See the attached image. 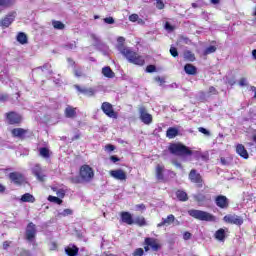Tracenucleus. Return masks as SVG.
<instances>
[{
  "label": "nucleus",
  "instance_id": "obj_1",
  "mask_svg": "<svg viewBox=\"0 0 256 256\" xmlns=\"http://www.w3.org/2000/svg\"><path fill=\"white\" fill-rule=\"evenodd\" d=\"M121 54L127 59L128 63H132V65H138L139 67L145 65V58L131 48H122Z\"/></svg>",
  "mask_w": 256,
  "mask_h": 256
},
{
  "label": "nucleus",
  "instance_id": "obj_2",
  "mask_svg": "<svg viewBox=\"0 0 256 256\" xmlns=\"http://www.w3.org/2000/svg\"><path fill=\"white\" fill-rule=\"evenodd\" d=\"M168 151L171 155H175L176 157H191V155H193V150L189 149L188 146L181 142L170 143Z\"/></svg>",
  "mask_w": 256,
  "mask_h": 256
},
{
  "label": "nucleus",
  "instance_id": "obj_3",
  "mask_svg": "<svg viewBox=\"0 0 256 256\" xmlns=\"http://www.w3.org/2000/svg\"><path fill=\"white\" fill-rule=\"evenodd\" d=\"M142 245L145 253H149V251H152V253H158V251L163 249V244H161V241L153 237H145Z\"/></svg>",
  "mask_w": 256,
  "mask_h": 256
},
{
  "label": "nucleus",
  "instance_id": "obj_4",
  "mask_svg": "<svg viewBox=\"0 0 256 256\" xmlns=\"http://www.w3.org/2000/svg\"><path fill=\"white\" fill-rule=\"evenodd\" d=\"M79 176L84 183H91L95 179V171L88 164H84L80 167Z\"/></svg>",
  "mask_w": 256,
  "mask_h": 256
},
{
  "label": "nucleus",
  "instance_id": "obj_5",
  "mask_svg": "<svg viewBox=\"0 0 256 256\" xmlns=\"http://www.w3.org/2000/svg\"><path fill=\"white\" fill-rule=\"evenodd\" d=\"M188 215L198 221H215V215L202 210L191 209L188 211Z\"/></svg>",
  "mask_w": 256,
  "mask_h": 256
},
{
  "label": "nucleus",
  "instance_id": "obj_6",
  "mask_svg": "<svg viewBox=\"0 0 256 256\" xmlns=\"http://www.w3.org/2000/svg\"><path fill=\"white\" fill-rule=\"evenodd\" d=\"M188 179L191 181V183H194L198 189H202L205 183L203 176H201V174L195 169L190 170Z\"/></svg>",
  "mask_w": 256,
  "mask_h": 256
},
{
  "label": "nucleus",
  "instance_id": "obj_7",
  "mask_svg": "<svg viewBox=\"0 0 256 256\" xmlns=\"http://www.w3.org/2000/svg\"><path fill=\"white\" fill-rule=\"evenodd\" d=\"M8 125H21L23 116L15 111H10L5 114Z\"/></svg>",
  "mask_w": 256,
  "mask_h": 256
},
{
  "label": "nucleus",
  "instance_id": "obj_8",
  "mask_svg": "<svg viewBox=\"0 0 256 256\" xmlns=\"http://www.w3.org/2000/svg\"><path fill=\"white\" fill-rule=\"evenodd\" d=\"M101 110L103 111L104 115L110 119H117V117H119V114L113 108V104L109 102H103L101 105Z\"/></svg>",
  "mask_w": 256,
  "mask_h": 256
},
{
  "label": "nucleus",
  "instance_id": "obj_9",
  "mask_svg": "<svg viewBox=\"0 0 256 256\" xmlns=\"http://www.w3.org/2000/svg\"><path fill=\"white\" fill-rule=\"evenodd\" d=\"M25 237L30 243L35 241V237H37V226L33 222L28 223L26 226Z\"/></svg>",
  "mask_w": 256,
  "mask_h": 256
},
{
  "label": "nucleus",
  "instance_id": "obj_10",
  "mask_svg": "<svg viewBox=\"0 0 256 256\" xmlns=\"http://www.w3.org/2000/svg\"><path fill=\"white\" fill-rule=\"evenodd\" d=\"M8 177L11 183L17 185L18 187L25 184V176L21 172H11L9 173Z\"/></svg>",
  "mask_w": 256,
  "mask_h": 256
},
{
  "label": "nucleus",
  "instance_id": "obj_11",
  "mask_svg": "<svg viewBox=\"0 0 256 256\" xmlns=\"http://www.w3.org/2000/svg\"><path fill=\"white\" fill-rule=\"evenodd\" d=\"M138 111L140 120L144 125H151V123H153V115L147 112V108H145V106L139 107Z\"/></svg>",
  "mask_w": 256,
  "mask_h": 256
},
{
  "label": "nucleus",
  "instance_id": "obj_12",
  "mask_svg": "<svg viewBox=\"0 0 256 256\" xmlns=\"http://www.w3.org/2000/svg\"><path fill=\"white\" fill-rule=\"evenodd\" d=\"M223 221L229 223L230 225L241 226L243 224V218L235 214H228L224 216Z\"/></svg>",
  "mask_w": 256,
  "mask_h": 256
},
{
  "label": "nucleus",
  "instance_id": "obj_13",
  "mask_svg": "<svg viewBox=\"0 0 256 256\" xmlns=\"http://www.w3.org/2000/svg\"><path fill=\"white\" fill-rule=\"evenodd\" d=\"M215 204L219 209H228L229 208V198L225 195H218L214 199Z\"/></svg>",
  "mask_w": 256,
  "mask_h": 256
},
{
  "label": "nucleus",
  "instance_id": "obj_14",
  "mask_svg": "<svg viewBox=\"0 0 256 256\" xmlns=\"http://www.w3.org/2000/svg\"><path fill=\"white\" fill-rule=\"evenodd\" d=\"M15 21V12H10L0 20V27L7 29Z\"/></svg>",
  "mask_w": 256,
  "mask_h": 256
},
{
  "label": "nucleus",
  "instance_id": "obj_15",
  "mask_svg": "<svg viewBox=\"0 0 256 256\" xmlns=\"http://www.w3.org/2000/svg\"><path fill=\"white\" fill-rule=\"evenodd\" d=\"M27 133H29V130L25 128H14L11 130L12 137L16 139H21L22 141L23 139H25Z\"/></svg>",
  "mask_w": 256,
  "mask_h": 256
},
{
  "label": "nucleus",
  "instance_id": "obj_16",
  "mask_svg": "<svg viewBox=\"0 0 256 256\" xmlns=\"http://www.w3.org/2000/svg\"><path fill=\"white\" fill-rule=\"evenodd\" d=\"M110 175L117 181H127V173L123 169L111 170Z\"/></svg>",
  "mask_w": 256,
  "mask_h": 256
},
{
  "label": "nucleus",
  "instance_id": "obj_17",
  "mask_svg": "<svg viewBox=\"0 0 256 256\" xmlns=\"http://www.w3.org/2000/svg\"><path fill=\"white\" fill-rule=\"evenodd\" d=\"M120 217L122 223H126V225H134L135 220H133V215L130 212L122 211L120 212Z\"/></svg>",
  "mask_w": 256,
  "mask_h": 256
},
{
  "label": "nucleus",
  "instance_id": "obj_18",
  "mask_svg": "<svg viewBox=\"0 0 256 256\" xmlns=\"http://www.w3.org/2000/svg\"><path fill=\"white\" fill-rule=\"evenodd\" d=\"M64 115L66 119H75L77 117V108L68 105L64 110Z\"/></svg>",
  "mask_w": 256,
  "mask_h": 256
},
{
  "label": "nucleus",
  "instance_id": "obj_19",
  "mask_svg": "<svg viewBox=\"0 0 256 256\" xmlns=\"http://www.w3.org/2000/svg\"><path fill=\"white\" fill-rule=\"evenodd\" d=\"M171 223H175V215L170 214L167 218H162V221L157 224V227H169Z\"/></svg>",
  "mask_w": 256,
  "mask_h": 256
},
{
  "label": "nucleus",
  "instance_id": "obj_20",
  "mask_svg": "<svg viewBox=\"0 0 256 256\" xmlns=\"http://www.w3.org/2000/svg\"><path fill=\"white\" fill-rule=\"evenodd\" d=\"M65 253L68 256H76L79 255V247H77L75 244H69L65 248Z\"/></svg>",
  "mask_w": 256,
  "mask_h": 256
},
{
  "label": "nucleus",
  "instance_id": "obj_21",
  "mask_svg": "<svg viewBox=\"0 0 256 256\" xmlns=\"http://www.w3.org/2000/svg\"><path fill=\"white\" fill-rule=\"evenodd\" d=\"M175 195H176V199H178V201H180L181 203H185L186 201H189V195L185 190L179 189L175 192Z\"/></svg>",
  "mask_w": 256,
  "mask_h": 256
},
{
  "label": "nucleus",
  "instance_id": "obj_22",
  "mask_svg": "<svg viewBox=\"0 0 256 256\" xmlns=\"http://www.w3.org/2000/svg\"><path fill=\"white\" fill-rule=\"evenodd\" d=\"M236 153L243 159H249V152H247V149H245L243 144H238L236 146Z\"/></svg>",
  "mask_w": 256,
  "mask_h": 256
},
{
  "label": "nucleus",
  "instance_id": "obj_23",
  "mask_svg": "<svg viewBox=\"0 0 256 256\" xmlns=\"http://www.w3.org/2000/svg\"><path fill=\"white\" fill-rule=\"evenodd\" d=\"M163 171H165V166L158 164L156 166V179L158 181H165V175L163 174Z\"/></svg>",
  "mask_w": 256,
  "mask_h": 256
},
{
  "label": "nucleus",
  "instance_id": "obj_24",
  "mask_svg": "<svg viewBox=\"0 0 256 256\" xmlns=\"http://www.w3.org/2000/svg\"><path fill=\"white\" fill-rule=\"evenodd\" d=\"M33 175L37 177L38 181H45V175H43V169H41V166H35L33 168Z\"/></svg>",
  "mask_w": 256,
  "mask_h": 256
},
{
  "label": "nucleus",
  "instance_id": "obj_25",
  "mask_svg": "<svg viewBox=\"0 0 256 256\" xmlns=\"http://www.w3.org/2000/svg\"><path fill=\"white\" fill-rule=\"evenodd\" d=\"M184 71L186 75H197V67L193 64H185Z\"/></svg>",
  "mask_w": 256,
  "mask_h": 256
},
{
  "label": "nucleus",
  "instance_id": "obj_26",
  "mask_svg": "<svg viewBox=\"0 0 256 256\" xmlns=\"http://www.w3.org/2000/svg\"><path fill=\"white\" fill-rule=\"evenodd\" d=\"M179 135V129L175 127H169L166 131V137L168 139H175Z\"/></svg>",
  "mask_w": 256,
  "mask_h": 256
},
{
  "label": "nucleus",
  "instance_id": "obj_27",
  "mask_svg": "<svg viewBox=\"0 0 256 256\" xmlns=\"http://www.w3.org/2000/svg\"><path fill=\"white\" fill-rule=\"evenodd\" d=\"M102 75L107 77V79H113L115 77V72L109 66H105L102 68Z\"/></svg>",
  "mask_w": 256,
  "mask_h": 256
},
{
  "label": "nucleus",
  "instance_id": "obj_28",
  "mask_svg": "<svg viewBox=\"0 0 256 256\" xmlns=\"http://www.w3.org/2000/svg\"><path fill=\"white\" fill-rule=\"evenodd\" d=\"M16 39L18 43H20V45H27L29 43V38L27 37V34H25L24 32H19L17 34Z\"/></svg>",
  "mask_w": 256,
  "mask_h": 256
},
{
  "label": "nucleus",
  "instance_id": "obj_29",
  "mask_svg": "<svg viewBox=\"0 0 256 256\" xmlns=\"http://www.w3.org/2000/svg\"><path fill=\"white\" fill-rule=\"evenodd\" d=\"M20 201H22V203H35V196L30 193H25L21 196Z\"/></svg>",
  "mask_w": 256,
  "mask_h": 256
},
{
  "label": "nucleus",
  "instance_id": "obj_30",
  "mask_svg": "<svg viewBox=\"0 0 256 256\" xmlns=\"http://www.w3.org/2000/svg\"><path fill=\"white\" fill-rule=\"evenodd\" d=\"M215 239H217V241H225V229L220 228L218 229L215 234H214Z\"/></svg>",
  "mask_w": 256,
  "mask_h": 256
},
{
  "label": "nucleus",
  "instance_id": "obj_31",
  "mask_svg": "<svg viewBox=\"0 0 256 256\" xmlns=\"http://www.w3.org/2000/svg\"><path fill=\"white\" fill-rule=\"evenodd\" d=\"M134 224L138 225V227H145L147 226V220L143 216H137L134 220Z\"/></svg>",
  "mask_w": 256,
  "mask_h": 256
},
{
  "label": "nucleus",
  "instance_id": "obj_32",
  "mask_svg": "<svg viewBox=\"0 0 256 256\" xmlns=\"http://www.w3.org/2000/svg\"><path fill=\"white\" fill-rule=\"evenodd\" d=\"M184 59L186 61H190L191 63H193V61H195V54L193 52H191L190 50H186L184 51Z\"/></svg>",
  "mask_w": 256,
  "mask_h": 256
},
{
  "label": "nucleus",
  "instance_id": "obj_33",
  "mask_svg": "<svg viewBox=\"0 0 256 256\" xmlns=\"http://www.w3.org/2000/svg\"><path fill=\"white\" fill-rule=\"evenodd\" d=\"M39 153L41 157H44V159H49L51 157V153L49 152V148L47 147L40 148Z\"/></svg>",
  "mask_w": 256,
  "mask_h": 256
},
{
  "label": "nucleus",
  "instance_id": "obj_34",
  "mask_svg": "<svg viewBox=\"0 0 256 256\" xmlns=\"http://www.w3.org/2000/svg\"><path fill=\"white\" fill-rule=\"evenodd\" d=\"M14 0H0V7L3 9H9V7H13Z\"/></svg>",
  "mask_w": 256,
  "mask_h": 256
},
{
  "label": "nucleus",
  "instance_id": "obj_35",
  "mask_svg": "<svg viewBox=\"0 0 256 256\" xmlns=\"http://www.w3.org/2000/svg\"><path fill=\"white\" fill-rule=\"evenodd\" d=\"M52 25L54 29H58L59 31H63V29H65V24L59 20H53Z\"/></svg>",
  "mask_w": 256,
  "mask_h": 256
},
{
  "label": "nucleus",
  "instance_id": "obj_36",
  "mask_svg": "<svg viewBox=\"0 0 256 256\" xmlns=\"http://www.w3.org/2000/svg\"><path fill=\"white\" fill-rule=\"evenodd\" d=\"M69 181H70V183H72V185H79L81 183H85L80 175L79 176L70 177Z\"/></svg>",
  "mask_w": 256,
  "mask_h": 256
},
{
  "label": "nucleus",
  "instance_id": "obj_37",
  "mask_svg": "<svg viewBox=\"0 0 256 256\" xmlns=\"http://www.w3.org/2000/svg\"><path fill=\"white\" fill-rule=\"evenodd\" d=\"M48 201H50V203H56V205L63 204V200L57 196H48Z\"/></svg>",
  "mask_w": 256,
  "mask_h": 256
},
{
  "label": "nucleus",
  "instance_id": "obj_38",
  "mask_svg": "<svg viewBox=\"0 0 256 256\" xmlns=\"http://www.w3.org/2000/svg\"><path fill=\"white\" fill-rule=\"evenodd\" d=\"M74 75L76 77H85V72L81 66L74 68Z\"/></svg>",
  "mask_w": 256,
  "mask_h": 256
},
{
  "label": "nucleus",
  "instance_id": "obj_39",
  "mask_svg": "<svg viewBox=\"0 0 256 256\" xmlns=\"http://www.w3.org/2000/svg\"><path fill=\"white\" fill-rule=\"evenodd\" d=\"M74 87L78 91V93H82V95H86L87 97H89V88H82L79 85H75Z\"/></svg>",
  "mask_w": 256,
  "mask_h": 256
},
{
  "label": "nucleus",
  "instance_id": "obj_40",
  "mask_svg": "<svg viewBox=\"0 0 256 256\" xmlns=\"http://www.w3.org/2000/svg\"><path fill=\"white\" fill-rule=\"evenodd\" d=\"M217 51V47L216 46H208L204 52L203 55L207 56V55H211V53H215Z\"/></svg>",
  "mask_w": 256,
  "mask_h": 256
},
{
  "label": "nucleus",
  "instance_id": "obj_41",
  "mask_svg": "<svg viewBox=\"0 0 256 256\" xmlns=\"http://www.w3.org/2000/svg\"><path fill=\"white\" fill-rule=\"evenodd\" d=\"M17 256H31V252L25 248L18 249Z\"/></svg>",
  "mask_w": 256,
  "mask_h": 256
},
{
  "label": "nucleus",
  "instance_id": "obj_42",
  "mask_svg": "<svg viewBox=\"0 0 256 256\" xmlns=\"http://www.w3.org/2000/svg\"><path fill=\"white\" fill-rule=\"evenodd\" d=\"M143 255H145V249L143 248H136L132 253V256H143Z\"/></svg>",
  "mask_w": 256,
  "mask_h": 256
},
{
  "label": "nucleus",
  "instance_id": "obj_43",
  "mask_svg": "<svg viewBox=\"0 0 256 256\" xmlns=\"http://www.w3.org/2000/svg\"><path fill=\"white\" fill-rule=\"evenodd\" d=\"M60 217H67L69 215H73V210L66 208L62 212L59 213Z\"/></svg>",
  "mask_w": 256,
  "mask_h": 256
},
{
  "label": "nucleus",
  "instance_id": "obj_44",
  "mask_svg": "<svg viewBox=\"0 0 256 256\" xmlns=\"http://www.w3.org/2000/svg\"><path fill=\"white\" fill-rule=\"evenodd\" d=\"M156 9H159V11L165 9V3L163 2V0H156Z\"/></svg>",
  "mask_w": 256,
  "mask_h": 256
},
{
  "label": "nucleus",
  "instance_id": "obj_45",
  "mask_svg": "<svg viewBox=\"0 0 256 256\" xmlns=\"http://www.w3.org/2000/svg\"><path fill=\"white\" fill-rule=\"evenodd\" d=\"M208 95H219V91L214 86H210L208 89Z\"/></svg>",
  "mask_w": 256,
  "mask_h": 256
},
{
  "label": "nucleus",
  "instance_id": "obj_46",
  "mask_svg": "<svg viewBox=\"0 0 256 256\" xmlns=\"http://www.w3.org/2000/svg\"><path fill=\"white\" fill-rule=\"evenodd\" d=\"M157 71V67L155 65H148L146 67V72L147 73H155Z\"/></svg>",
  "mask_w": 256,
  "mask_h": 256
},
{
  "label": "nucleus",
  "instance_id": "obj_47",
  "mask_svg": "<svg viewBox=\"0 0 256 256\" xmlns=\"http://www.w3.org/2000/svg\"><path fill=\"white\" fill-rule=\"evenodd\" d=\"M170 54L172 57H179V51L175 47L170 48Z\"/></svg>",
  "mask_w": 256,
  "mask_h": 256
},
{
  "label": "nucleus",
  "instance_id": "obj_48",
  "mask_svg": "<svg viewBox=\"0 0 256 256\" xmlns=\"http://www.w3.org/2000/svg\"><path fill=\"white\" fill-rule=\"evenodd\" d=\"M138 20H139V15L138 14H131L129 16V21H131L132 23H135Z\"/></svg>",
  "mask_w": 256,
  "mask_h": 256
},
{
  "label": "nucleus",
  "instance_id": "obj_49",
  "mask_svg": "<svg viewBox=\"0 0 256 256\" xmlns=\"http://www.w3.org/2000/svg\"><path fill=\"white\" fill-rule=\"evenodd\" d=\"M198 131L199 133H203V135H207V136L211 135V132H209V130L205 129L204 127H199Z\"/></svg>",
  "mask_w": 256,
  "mask_h": 256
},
{
  "label": "nucleus",
  "instance_id": "obj_50",
  "mask_svg": "<svg viewBox=\"0 0 256 256\" xmlns=\"http://www.w3.org/2000/svg\"><path fill=\"white\" fill-rule=\"evenodd\" d=\"M56 195L60 197V199H63L65 197V190L64 189H59L56 191Z\"/></svg>",
  "mask_w": 256,
  "mask_h": 256
},
{
  "label": "nucleus",
  "instance_id": "obj_51",
  "mask_svg": "<svg viewBox=\"0 0 256 256\" xmlns=\"http://www.w3.org/2000/svg\"><path fill=\"white\" fill-rule=\"evenodd\" d=\"M104 23H107V25H113V23H115V19H113V17L104 18Z\"/></svg>",
  "mask_w": 256,
  "mask_h": 256
},
{
  "label": "nucleus",
  "instance_id": "obj_52",
  "mask_svg": "<svg viewBox=\"0 0 256 256\" xmlns=\"http://www.w3.org/2000/svg\"><path fill=\"white\" fill-rule=\"evenodd\" d=\"M9 95L8 94H0V102L5 103V101H8Z\"/></svg>",
  "mask_w": 256,
  "mask_h": 256
},
{
  "label": "nucleus",
  "instance_id": "obj_53",
  "mask_svg": "<svg viewBox=\"0 0 256 256\" xmlns=\"http://www.w3.org/2000/svg\"><path fill=\"white\" fill-rule=\"evenodd\" d=\"M192 234L190 232H184L183 234V239L184 241H189V239H191Z\"/></svg>",
  "mask_w": 256,
  "mask_h": 256
},
{
  "label": "nucleus",
  "instance_id": "obj_54",
  "mask_svg": "<svg viewBox=\"0 0 256 256\" xmlns=\"http://www.w3.org/2000/svg\"><path fill=\"white\" fill-rule=\"evenodd\" d=\"M239 85H240V87H245V86H247V79L241 78V79L239 80Z\"/></svg>",
  "mask_w": 256,
  "mask_h": 256
},
{
  "label": "nucleus",
  "instance_id": "obj_55",
  "mask_svg": "<svg viewBox=\"0 0 256 256\" xmlns=\"http://www.w3.org/2000/svg\"><path fill=\"white\" fill-rule=\"evenodd\" d=\"M105 149H106V151H115V146L114 145H112V144H107L106 146H105Z\"/></svg>",
  "mask_w": 256,
  "mask_h": 256
},
{
  "label": "nucleus",
  "instance_id": "obj_56",
  "mask_svg": "<svg viewBox=\"0 0 256 256\" xmlns=\"http://www.w3.org/2000/svg\"><path fill=\"white\" fill-rule=\"evenodd\" d=\"M165 29H167L168 31H174L175 27H173L169 22H166Z\"/></svg>",
  "mask_w": 256,
  "mask_h": 256
},
{
  "label": "nucleus",
  "instance_id": "obj_57",
  "mask_svg": "<svg viewBox=\"0 0 256 256\" xmlns=\"http://www.w3.org/2000/svg\"><path fill=\"white\" fill-rule=\"evenodd\" d=\"M9 247H11V242H9V241H4V242H3V249L8 250Z\"/></svg>",
  "mask_w": 256,
  "mask_h": 256
},
{
  "label": "nucleus",
  "instance_id": "obj_58",
  "mask_svg": "<svg viewBox=\"0 0 256 256\" xmlns=\"http://www.w3.org/2000/svg\"><path fill=\"white\" fill-rule=\"evenodd\" d=\"M155 81H157L158 83H160V85H163V83H165V78H161L159 76H157L155 78Z\"/></svg>",
  "mask_w": 256,
  "mask_h": 256
},
{
  "label": "nucleus",
  "instance_id": "obj_59",
  "mask_svg": "<svg viewBox=\"0 0 256 256\" xmlns=\"http://www.w3.org/2000/svg\"><path fill=\"white\" fill-rule=\"evenodd\" d=\"M110 161H112V163H117V162L121 161V159H119V157H117V156H111Z\"/></svg>",
  "mask_w": 256,
  "mask_h": 256
},
{
  "label": "nucleus",
  "instance_id": "obj_60",
  "mask_svg": "<svg viewBox=\"0 0 256 256\" xmlns=\"http://www.w3.org/2000/svg\"><path fill=\"white\" fill-rule=\"evenodd\" d=\"M78 139H81L80 133H77L76 135H74V137L71 138V141H78Z\"/></svg>",
  "mask_w": 256,
  "mask_h": 256
},
{
  "label": "nucleus",
  "instance_id": "obj_61",
  "mask_svg": "<svg viewBox=\"0 0 256 256\" xmlns=\"http://www.w3.org/2000/svg\"><path fill=\"white\" fill-rule=\"evenodd\" d=\"M136 209H140L141 211H145V209H146L145 204L136 205Z\"/></svg>",
  "mask_w": 256,
  "mask_h": 256
},
{
  "label": "nucleus",
  "instance_id": "obj_62",
  "mask_svg": "<svg viewBox=\"0 0 256 256\" xmlns=\"http://www.w3.org/2000/svg\"><path fill=\"white\" fill-rule=\"evenodd\" d=\"M67 61L69 65H71V67H75V60H73L72 58H67Z\"/></svg>",
  "mask_w": 256,
  "mask_h": 256
},
{
  "label": "nucleus",
  "instance_id": "obj_63",
  "mask_svg": "<svg viewBox=\"0 0 256 256\" xmlns=\"http://www.w3.org/2000/svg\"><path fill=\"white\" fill-rule=\"evenodd\" d=\"M220 163H222L223 165H227L228 164L227 159L225 157H221L220 158Z\"/></svg>",
  "mask_w": 256,
  "mask_h": 256
},
{
  "label": "nucleus",
  "instance_id": "obj_64",
  "mask_svg": "<svg viewBox=\"0 0 256 256\" xmlns=\"http://www.w3.org/2000/svg\"><path fill=\"white\" fill-rule=\"evenodd\" d=\"M251 91L254 92V99H256V87L255 86H251Z\"/></svg>",
  "mask_w": 256,
  "mask_h": 256
}]
</instances>
